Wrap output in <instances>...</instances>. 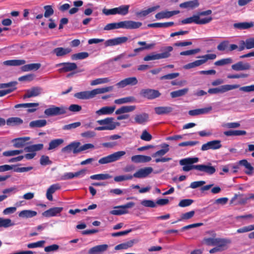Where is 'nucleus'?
Returning a JSON list of instances; mask_svg holds the SVG:
<instances>
[{"label": "nucleus", "instance_id": "obj_57", "mask_svg": "<svg viewBox=\"0 0 254 254\" xmlns=\"http://www.w3.org/2000/svg\"><path fill=\"white\" fill-rule=\"evenodd\" d=\"M133 176L130 175H121L114 177V181L116 182H120L126 180H131Z\"/></svg>", "mask_w": 254, "mask_h": 254}, {"label": "nucleus", "instance_id": "obj_5", "mask_svg": "<svg viewBox=\"0 0 254 254\" xmlns=\"http://www.w3.org/2000/svg\"><path fill=\"white\" fill-rule=\"evenodd\" d=\"M125 154L126 152L124 151L116 152L107 156L101 158L99 160L98 162L100 164H105L116 162L121 159Z\"/></svg>", "mask_w": 254, "mask_h": 254}, {"label": "nucleus", "instance_id": "obj_38", "mask_svg": "<svg viewBox=\"0 0 254 254\" xmlns=\"http://www.w3.org/2000/svg\"><path fill=\"white\" fill-rule=\"evenodd\" d=\"M115 109V106H106L102 107L100 110L96 111V114L98 115H110L114 112Z\"/></svg>", "mask_w": 254, "mask_h": 254}, {"label": "nucleus", "instance_id": "obj_18", "mask_svg": "<svg viewBox=\"0 0 254 254\" xmlns=\"http://www.w3.org/2000/svg\"><path fill=\"white\" fill-rule=\"evenodd\" d=\"M42 91V89L40 87H34L26 91L23 98H29L39 95Z\"/></svg>", "mask_w": 254, "mask_h": 254}, {"label": "nucleus", "instance_id": "obj_36", "mask_svg": "<svg viewBox=\"0 0 254 254\" xmlns=\"http://www.w3.org/2000/svg\"><path fill=\"white\" fill-rule=\"evenodd\" d=\"M239 165L243 166L246 168L248 170L245 172L246 174L247 175H252L253 171L254 170V168L251 165V164L248 162V161L246 159L241 160L238 162Z\"/></svg>", "mask_w": 254, "mask_h": 254}, {"label": "nucleus", "instance_id": "obj_14", "mask_svg": "<svg viewBox=\"0 0 254 254\" xmlns=\"http://www.w3.org/2000/svg\"><path fill=\"white\" fill-rule=\"evenodd\" d=\"M138 80L135 77H129L122 80L116 83V86L118 88H123L127 86H134L137 84Z\"/></svg>", "mask_w": 254, "mask_h": 254}, {"label": "nucleus", "instance_id": "obj_59", "mask_svg": "<svg viewBox=\"0 0 254 254\" xmlns=\"http://www.w3.org/2000/svg\"><path fill=\"white\" fill-rule=\"evenodd\" d=\"M141 204L146 207L154 208L156 207L155 202L152 200H143L141 202Z\"/></svg>", "mask_w": 254, "mask_h": 254}, {"label": "nucleus", "instance_id": "obj_42", "mask_svg": "<svg viewBox=\"0 0 254 254\" xmlns=\"http://www.w3.org/2000/svg\"><path fill=\"white\" fill-rule=\"evenodd\" d=\"M47 121L46 120H38L33 121L29 124V127L31 128L42 127L47 125Z\"/></svg>", "mask_w": 254, "mask_h": 254}, {"label": "nucleus", "instance_id": "obj_56", "mask_svg": "<svg viewBox=\"0 0 254 254\" xmlns=\"http://www.w3.org/2000/svg\"><path fill=\"white\" fill-rule=\"evenodd\" d=\"M229 44V42L228 41H223L217 46V49L220 51H227L228 52Z\"/></svg>", "mask_w": 254, "mask_h": 254}, {"label": "nucleus", "instance_id": "obj_15", "mask_svg": "<svg viewBox=\"0 0 254 254\" xmlns=\"http://www.w3.org/2000/svg\"><path fill=\"white\" fill-rule=\"evenodd\" d=\"M222 147L221 141L219 140H214L207 142L203 144L201 146L202 151H206L209 149L216 150Z\"/></svg>", "mask_w": 254, "mask_h": 254}, {"label": "nucleus", "instance_id": "obj_31", "mask_svg": "<svg viewBox=\"0 0 254 254\" xmlns=\"http://www.w3.org/2000/svg\"><path fill=\"white\" fill-rule=\"evenodd\" d=\"M155 112L158 115L168 114L173 111V108L170 106H161L154 108Z\"/></svg>", "mask_w": 254, "mask_h": 254}, {"label": "nucleus", "instance_id": "obj_9", "mask_svg": "<svg viewBox=\"0 0 254 254\" xmlns=\"http://www.w3.org/2000/svg\"><path fill=\"white\" fill-rule=\"evenodd\" d=\"M239 87H240L239 84H226L220 86L219 87L210 88L208 90V93L211 94L223 93L233 89H237Z\"/></svg>", "mask_w": 254, "mask_h": 254}, {"label": "nucleus", "instance_id": "obj_40", "mask_svg": "<svg viewBox=\"0 0 254 254\" xmlns=\"http://www.w3.org/2000/svg\"><path fill=\"white\" fill-rule=\"evenodd\" d=\"M26 63L24 60H11L4 61L3 64L7 66H19L23 65Z\"/></svg>", "mask_w": 254, "mask_h": 254}, {"label": "nucleus", "instance_id": "obj_28", "mask_svg": "<svg viewBox=\"0 0 254 254\" xmlns=\"http://www.w3.org/2000/svg\"><path fill=\"white\" fill-rule=\"evenodd\" d=\"M61 188V186L59 184H55L51 185L47 190L46 193V196L48 200H53L52 194L56 190H60Z\"/></svg>", "mask_w": 254, "mask_h": 254}, {"label": "nucleus", "instance_id": "obj_29", "mask_svg": "<svg viewBox=\"0 0 254 254\" xmlns=\"http://www.w3.org/2000/svg\"><path fill=\"white\" fill-rule=\"evenodd\" d=\"M108 248V245L104 244L93 247L88 251L89 254H97L106 251Z\"/></svg>", "mask_w": 254, "mask_h": 254}, {"label": "nucleus", "instance_id": "obj_43", "mask_svg": "<svg viewBox=\"0 0 254 254\" xmlns=\"http://www.w3.org/2000/svg\"><path fill=\"white\" fill-rule=\"evenodd\" d=\"M64 139L62 138L55 139L51 140L49 144L48 150L54 149L64 143Z\"/></svg>", "mask_w": 254, "mask_h": 254}, {"label": "nucleus", "instance_id": "obj_39", "mask_svg": "<svg viewBox=\"0 0 254 254\" xmlns=\"http://www.w3.org/2000/svg\"><path fill=\"white\" fill-rule=\"evenodd\" d=\"M43 147L44 145L42 143L33 144L25 147L24 148V151L28 152H35L42 150Z\"/></svg>", "mask_w": 254, "mask_h": 254}, {"label": "nucleus", "instance_id": "obj_10", "mask_svg": "<svg viewBox=\"0 0 254 254\" xmlns=\"http://www.w3.org/2000/svg\"><path fill=\"white\" fill-rule=\"evenodd\" d=\"M140 95L148 100H152L160 97L161 93L157 90L152 89H142L139 93Z\"/></svg>", "mask_w": 254, "mask_h": 254}, {"label": "nucleus", "instance_id": "obj_11", "mask_svg": "<svg viewBox=\"0 0 254 254\" xmlns=\"http://www.w3.org/2000/svg\"><path fill=\"white\" fill-rule=\"evenodd\" d=\"M135 203L133 202H129L125 205H120L115 207V208H118L117 210H113L110 212L112 215H121L128 213L127 209L133 207Z\"/></svg>", "mask_w": 254, "mask_h": 254}, {"label": "nucleus", "instance_id": "obj_21", "mask_svg": "<svg viewBox=\"0 0 254 254\" xmlns=\"http://www.w3.org/2000/svg\"><path fill=\"white\" fill-rule=\"evenodd\" d=\"M74 96L79 99L86 100L94 97L93 90L91 91H85L76 93Z\"/></svg>", "mask_w": 254, "mask_h": 254}, {"label": "nucleus", "instance_id": "obj_12", "mask_svg": "<svg viewBox=\"0 0 254 254\" xmlns=\"http://www.w3.org/2000/svg\"><path fill=\"white\" fill-rule=\"evenodd\" d=\"M80 145V142L73 141L63 148L61 151L62 152L67 153L72 152L73 154H77L79 153V146Z\"/></svg>", "mask_w": 254, "mask_h": 254}, {"label": "nucleus", "instance_id": "obj_17", "mask_svg": "<svg viewBox=\"0 0 254 254\" xmlns=\"http://www.w3.org/2000/svg\"><path fill=\"white\" fill-rule=\"evenodd\" d=\"M152 171L153 169L152 167H145L138 170L132 176L136 178H144L147 177Z\"/></svg>", "mask_w": 254, "mask_h": 254}, {"label": "nucleus", "instance_id": "obj_61", "mask_svg": "<svg viewBox=\"0 0 254 254\" xmlns=\"http://www.w3.org/2000/svg\"><path fill=\"white\" fill-rule=\"evenodd\" d=\"M180 74L178 72L169 73L160 77V80H171L179 76Z\"/></svg>", "mask_w": 254, "mask_h": 254}, {"label": "nucleus", "instance_id": "obj_23", "mask_svg": "<svg viewBox=\"0 0 254 254\" xmlns=\"http://www.w3.org/2000/svg\"><path fill=\"white\" fill-rule=\"evenodd\" d=\"M29 137H23L14 138L12 140V142L13 143V146L15 148H22L24 147L26 141L30 140Z\"/></svg>", "mask_w": 254, "mask_h": 254}, {"label": "nucleus", "instance_id": "obj_37", "mask_svg": "<svg viewBox=\"0 0 254 254\" xmlns=\"http://www.w3.org/2000/svg\"><path fill=\"white\" fill-rule=\"evenodd\" d=\"M233 26L235 28L242 30V29H248L254 26V22H244L235 23L233 24Z\"/></svg>", "mask_w": 254, "mask_h": 254}, {"label": "nucleus", "instance_id": "obj_60", "mask_svg": "<svg viewBox=\"0 0 254 254\" xmlns=\"http://www.w3.org/2000/svg\"><path fill=\"white\" fill-rule=\"evenodd\" d=\"M41 25L42 26L48 25L50 29H53L57 26V24L51 18L45 20L44 22H42Z\"/></svg>", "mask_w": 254, "mask_h": 254}, {"label": "nucleus", "instance_id": "obj_63", "mask_svg": "<svg viewBox=\"0 0 254 254\" xmlns=\"http://www.w3.org/2000/svg\"><path fill=\"white\" fill-rule=\"evenodd\" d=\"M140 138L144 141H149L152 138V136L146 130H143L140 136Z\"/></svg>", "mask_w": 254, "mask_h": 254}, {"label": "nucleus", "instance_id": "obj_44", "mask_svg": "<svg viewBox=\"0 0 254 254\" xmlns=\"http://www.w3.org/2000/svg\"><path fill=\"white\" fill-rule=\"evenodd\" d=\"M136 99L133 96H128L115 100V103L117 104H123L128 103H132L135 102Z\"/></svg>", "mask_w": 254, "mask_h": 254}, {"label": "nucleus", "instance_id": "obj_53", "mask_svg": "<svg viewBox=\"0 0 254 254\" xmlns=\"http://www.w3.org/2000/svg\"><path fill=\"white\" fill-rule=\"evenodd\" d=\"M231 241L230 240L226 239L216 238L215 246L220 248L224 247L227 244L230 243Z\"/></svg>", "mask_w": 254, "mask_h": 254}, {"label": "nucleus", "instance_id": "obj_51", "mask_svg": "<svg viewBox=\"0 0 254 254\" xmlns=\"http://www.w3.org/2000/svg\"><path fill=\"white\" fill-rule=\"evenodd\" d=\"M89 56V54L87 52H81L73 54L71 59L72 60H82L87 58Z\"/></svg>", "mask_w": 254, "mask_h": 254}, {"label": "nucleus", "instance_id": "obj_20", "mask_svg": "<svg viewBox=\"0 0 254 254\" xmlns=\"http://www.w3.org/2000/svg\"><path fill=\"white\" fill-rule=\"evenodd\" d=\"M248 198L247 196H245L243 194H237L231 200V203H235V205L245 204L247 202Z\"/></svg>", "mask_w": 254, "mask_h": 254}, {"label": "nucleus", "instance_id": "obj_45", "mask_svg": "<svg viewBox=\"0 0 254 254\" xmlns=\"http://www.w3.org/2000/svg\"><path fill=\"white\" fill-rule=\"evenodd\" d=\"M189 91V88H185L171 92L170 93L172 98H177L185 96Z\"/></svg>", "mask_w": 254, "mask_h": 254}, {"label": "nucleus", "instance_id": "obj_6", "mask_svg": "<svg viewBox=\"0 0 254 254\" xmlns=\"http://www.w3.org/2000/svg\"><path fill=\"white\" fill-rule=\"evenodd\" d=\"M129 8V5H122L118 7L108 9L105 8L102 9V12L104 14L115 15L120 14L125 15L127 14Z\"/></svg>", "mask_w": 254, "mask_h": 254}, {"label": "nucleus", "instance_id": "obj_2", "mask_svg": "<svg viewBox=\"0 0 254 254\" xmlns=\"http://www.w3.org/2000/svg\"><path fill=\"white\" fill-rule=\"evenodd\" d=\"M142 25L140 22H135L131 20H126L119 22H114L107 24L104 30L109 31L118 29H135L139 28Z\"/></svg>", "mask_w": 254, "mask_h": 254}, {"label": "nucleus", "instance_id": "obj_8", "mask_svg": "<svg viewBox=\"0 0 254 254\" xmlns=\"http://www.w3.org/2000/svg\"><path fill=\"white\" fill-rule=\"evenodd\" d=\"M212 20V17H189L180 22L182 24L194 23L197 24H205L210 22Z\"/></svg>", "mask_w": 254, "mask_h": 254}, {"label": "nucleus", "instance_id": "obj_62", "mask_svg": "<svg viewBox=\"0 0 254 254\" xmlns=\"http://www.w3.org/2000/svg\"><path fill=\"white\" fill-rule=\"evenodd\" d=\"M254 230V224L250 225L247 226H245L240 229H238L237 230V232L238 233H243L248 232Z\"/></svg>", "mask_w": 254, "mask_h": 254}, {"label": "nucleus", "instance_id": "obj_49", "mask_svg": "<svg viewBox=\"0 0 254 254\" xmlns=\"http://www.w3.org/2000/svg\"><path fill=\"white\" fill-rule=\"evenodd\" d=\"M159 7H160V6L157 5L155 6L149 7L146 10H142L139 12H137L136 13V14L137 15V16H146L150 13L157 10Z\"/></svg>", "mask_w": 254, "mask_h": 254}, {"label": "nucleus", "instance_id": "obj_33", "mask_svg": "<svg viewBox=\"0 0 254 254\" xmlns=\"http://www.w3.org/2000/svg\"><path fill=\"white\" fill-rule=\"evenodd\" d=\"M41 66L40 63H34L25 64L21 66V70L22 71H29L31 70H37Z\"/></svg>", "mask_w": 254, "mask_h": 254}, {"label": "nucleus", "instance_id": "obj_50", "mask_svg": "<svg viewBox=\"0 0 254 254\" xmlns=\"http://www.w3.org/2000/svg\"><path fill=\"white\" fill-rule=\"evenodd\" d=\"M110 81V79L108 77L99 78L95 80H92L90 84L92 86H94L98 84H102L107 83Z\"/></svg>", "mask_w": 254, "mask_h": 254}, {"label": "nucleus", "instance_id": "obj_25", "mask_svg": "<svg viewBox=\"0 0 254 254\" xmlns=\"http://www.w3.org/2000/svg\"><path fill=\"white\" fill-rule=\"evenodd\" d=\"M132 162L136 163L148 162L151 160V157L142 155L132 156L131 158Z\"/></svg>", "mask_w": 254, "mask_h": 254}, {"label": "nucleus", "instance_id": "obj_48", "mask_svg": "<svg viewBox=\"0 0 254 254\" xmlns=\"http://www.w3.org/2000/svg\"><path fill=\"white\" fill-rule=\"evenodd\" d=\"M14 225L15 224L12 222L11 219L0 217V228H8Z\"/></svg>", "mask_w": 254, "mask_h": 254}, {"label": "nucleus", "instance_id": "obj_55", "mask_svg": "<svg viewBox=\"0 0 254 254\" xmlns=\"http://www.w3.org/2000/svg\"><path fill=\"white\" fill-rule=\"evenodd\" d=\"M39 105L38 103H22L15 105L14 108L17 109L19 108L37 107Z\"/></svg>", "mask_w": 254, "mask_h": 254}, {"label": "nucleus", "instance_id": "obj_52", "mask_svg": "<svg viewBox=\"0 0 254 254\" xmlns=\"http://www.w3.org/2000/svg\"><path fill=\"white\" fill-rule=\"evenodd\" d=\"M112 177L111 175L108 174H100L94 175L90 176V179L96 180H104L110 179Z\"/></svg>", "mask_w": 254, "mask_h": 254}, {"label": "nucleus", "instance_id": "obj_41", "mask_svg": "<svg viewBox=\"0 0 254 254\" xmlns=\"http://www.w3.org/2000/svg\"><path fill=\"white\" fill-rule=\"evenodd\" d=\"M23 122V120L18 117H11L6 120V124L9 126H18L22 124Z\"/></svg>", "mask_w": 254, "mask_h": 254}, {"label": "nucleus", "instance_id": "obj_35", "mask_svg": "<svg viewBox=\"0 0 254 254\" xmlns=\"http://www.w3.org/2000/svg\"><path fill=\"white\" fill-rule=\"evenodd\" d=\"M136 109V106L134 105L122 106L118 109L115 114L116 115H121L133 111Z\"/></svg>", "mask_w": 254, "mask_h": 254}, {"label": "nucleus", "instance_id": "obj_58", "mask_svg": "<svg viewBox=\"0 0 254 254\" xmlns=\"http://www.w3.org/2000/svg\"><path fill=\"white\" fill-rule=\"evenodd\" d=\"M23 152V150H8L3 152L4 156H12L18 155Z\"/></svg>", "mask_w": 254, "mask_h": 254}, {"label": "nucleus", "instance_id": "obj_16", "mask_svg": "<svg viewBox=\"0 0 254 254\" xmlns=\"http://www.w3.org/2000/svg\"><path fill=\"white\" fill-rule=\"evenodd\" d=\"M57 67L62 66L59 69L60 72H67L73 71L77 68V66L74 63H62L56 65Z\"/></svg>", "mask_w": 254, "mask_h": 254}, {"label": "nucleus", "instance_id": "obj_46", "mask_svg": "<svg viewBox=\"0 0 254 254\" xmlns=\"http://www.w3.org/2000/svg\"><path fill=\"white\" fill-rule=\"evenodd\" d=\"M114 89L113 86H110L108 87H102V88H96L95 89H93V93L94 97L97 94H103L108 92H111L113 91Z\"/></svg>", "mask_w": 254, "mask_h": 254}, {"label": "nucleus", "instance_id": "obj_13", "mask_svg": "<svg viewBox=\"0 0 254 254\" xmlns=\"http://www.w3.org/2000/svg\"><path fill=\"white\" fill-rule=\"evenodd\" d=\"M128 38L126 36L116 37L106 40L104 43L105 47L114 46L126 43Z\"/></svg>", "mask_w": 254, "mask_h": 254}, {"label": "nucleus", "instance_id": "obj_26", "mask_svg": "<svg viewBox=\"0 0 254 254\" xmlns=\"http://www.w3.org/2000/svg\"><path fill=\"white\" fill-rule=\"evenodd\" d=\"M71 52V49L69 48H64L63 47H58L54 49L52 52L57 57H64Z\"/></svg>", "mask_w": 254, "mask_h": 254}, {"label": "nucleus", "instance_id": "obj_3", "mask_svg": "<svg viewBox=\"0 0 254 254\" xmlns=\"http://www.w3.org/2000/svg\"><path fill=\"white\" fill-rule=\"evenodd\" d=\"M113 118H107L103 120H98L97 123L102 126L96 127L95 129L97 130H113L117 126H120L118 122H114Z\"/></svg>", "mask_w": 254, "mask_h": 254}, {"label": "nucleus", "instance_id": "obj_27", "mask_svg": "<svg viewBox=\"0 0 254 254\" xmlns=\"http://www.w3.org/2000/svg\"><path fill=\"white\" fill-rule=\"evenodd\" d=\"M138 240L133 239L130 241H128L127 242L120 244L119 245H117L115 247V250L116 251L120 250H126L129 248H131L133 246L134 243H136L138 242Z\"/></svg>", "mask_w": 254, "mask_h": 254}, {"label": "nucleus", "instance_id": "obj_22", "mask_svg": "<svg viewBox=\"0 0 254 254\" xmlns=\"http://www.w3.org/2000/svg\"><path fill=\"white\" fill-rule=\"evenodd\" d=\"M63 210V208L61 207H53L43 212L42 215L46 217L55 216L60 213Z\"/></svg>", "mask_w": 254, "mask_h": 254}, {"label": "nucleus", "instance_id": "obj_47", "mask_svg": "<svg viewBox=\"0 0 254 254\" xmlns=\"http://www.w3.org/2000/svg\"><path fill=\"white\" fill-rule=\"evenodd\" d=\"M162 147L163 148V149L156 151L155 153L152 154V156L153 157H156L157 156H162L169 151V148L168 144L164 143L162 145Z\"/></svg>", "mask_w": 254, "mask_h": 254}, {"label": "nucleus", "instance_id": "obj_24", "mask_svg": "<svg viewBox=\"0 0 254 254\" xmlns=\"http://www.w3.org/2000/svg\"><path fill=\"white\" fill-rule=\"evenodd\" d=\"M231 67L234 70L241 71L250 69L251 68V65L249 63H244L243 62L241 61L233 64Z\"/></svg>", "mask_w": 254, "mask_h": 254}, {"label": "nucleus", "instance_id": "obj_30", "mask_svg": "<svg viewBox=\"0 0 254 254\" xmlns=\"http://www.w3.org/2000/svg\"><path fill=\"white\" fill-rule=\"evenodd\" d=\"M37 212L35 211L32 210H23L21 211L18 213V216L22 218H31L36 216Z\"/></svg>", "mask_w": 254, "mask_h": 254}, {"label": "nucleus", "instance_id": "obj_54", "mask_svg": "<svg viewBox=\"0 0 254 254\" xmlns=\"http://www.w3.org/2000/svg\"><path fill=\"white\" fill-rule=\"evenodd\" d=\"M233 63V60L231 58L222 59L217 61L214 63V64L216 66H223L226 64H230Z\"/></svg>", "mask_w": 254, "mask_h": 254}, {"label": "nucleus", "instance_id": "obj_7", "mask_svg": "<svg viewBox=\"0 0 254 254\" xmlns=\"http://www.w3.org/2000/svg\"><path fill=\"white\" fill-rule=\"evenodd\" d=\"M67 109L64 106L57 107L52 106L44 111V114L48 117L56 116L66 113Z\"/></svg>", "mask_w": 254, "mask_h": 254}, {"label": "nucleus", "instance_id": "obj_32", "mask_svg": "<svg viewBox=\"0 0 254 254\" xmlns=\"http://www.w3.org/2000/svg\"><path fill=\"white\" fill-rule=\"evenodd\" d=\"M199 4L198 0H193L181 3L180 7L183 8L193 9L198 6Z\"/></svg>", "mask_w": 254, "mask_h": 254}, {"label": "nucleus", "instance_id": "obj_19", "mask_svg": "<svg viewBox=\"0 0 254 254\" xmlns=\"http://www.w3.org/2000/svg\"><path fill=\"white\" fill-rule=\"evenodd\" d=\"M148 114L145 113H143L135 115L134 118V121H132V123L139 125H144L148 121Z\"/></svg>", "mask_w": 254, "mask_h": 254}, {"label": "nucleus", "instance_id": "obj_34", "mask_svg": "<svg viewBox=\"0 0 254 254\" xmlns=\"http://www.w3.org/2000/svg\"><path fill=\"white\" fill-rule=\"evenodd\" d=\"M211 110V107L202 109L192 110L189 111V114L191 116H197L201 114H205L208 113Z\"/></svg>", "mask_w": 254, "mask_h": 254}, {"label": "nucleus", "instance_id": "obj_64", "mask_svg": "<svg viewBox=\"0 0 254 254\" xmlns=\"http://www.w3.org/2000/svg\"><path fill=\"white\" fill-rule=\"evenodd\" d=\"M245 47L247 49L254 48V38L247 39L245 43Z\"/></svg>", "mask_w": 254, "mask_h": 254}, {"label": "nucleus", "instance_id": "obj_1", "mask_svg": "<svg viewBox=\"0 0 254 254\" xmlns=\"http://www.w3.org/2000/svg\"><path fill=\"white\" fill-rule=\"evenodd\" d=\"M199 161L198 157H188L180 160V165L183 166L182 170L185 172H189L192 169H195L204 172L208 175H212L216 172L215 167L211 166V163L207 165H193Z\"/></svg>", "mask_w": 254, "mask_h": 254}, {"label": "nucleus", "instance_id": "obj_4", "mask_svg": "<svg viewBox=\"0 0 254 254\" xmlns=\"http://www.w3.org/2000/svg\"><path fill=\"white\" fill-rule=\"evenodd\" d=\"M173 50V48L172 46H168L165 47L162 50L163 51V53L156 54L148 55L144 57L143 60L144 61H149L152 60L168 58L171 56L170 53Z\"/></svg>", "mask_w": 254, "mask_h": 254}]
</instances>
